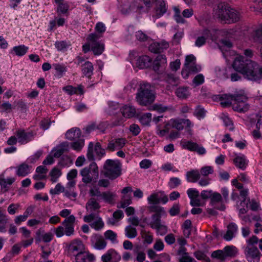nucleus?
Segmentation results:
<instances>
[{"label":"nucleus","mask_w":262,"mask_h":262,"mask_svg":"<svg viewBox=\"0 0 262 262\" xmlns=\"http://www.w3.org/2000/svg\"><path fill=\"white\" fill-rule=\"evenodd\" d=\"M252 61L246 59L243 56H239L235 59L233 63V67L235 71L239 72L244 75L247 70V64L249 62Z\"/></svg>","instance_id":"obj_13"},{"label":"nucleus","mask_w":262,"mask_h":262,"mask_svg":"<svg viewBox=\"0 0 262 262\" xmlns=\"http://www.w3.org/2000/svg\"><path fill=\"white\" fill-rule=\"evenodd\" d=\"M28 47L25 45H20L13 47V51L15 54L18 56L24 55L27 52Z\"/></svg>","instance_id":"obj_48"},{"label":"nucleus","mask_w":262,"mask_h":262,"mask_svg":"<svg viewBox=\"0 0 262 262\" xmlns=\"http://www.w3.org/2000/svg\"><path fill=\"white\" fill-rule=\"evenodd\" d=\"M180 212V206L179 204H174L169 210V213L172 216L179 214Z\"/></svg>","instance_id":"obj_61"},{"label":"nucleus","mask_w":262,"mask_h":262,"mask_svg":"<svg viewBox=\"0 0 262 262\" xmlns=\"http://www.w3.org/2000/svg\"><path fill=\"white\" fill-rule=\"evenodd\" d=\"M165 81L172 85H177L180 83L179 78L172 74H167L165 76Z\"/></svg>","instance_id":"obj_42"},{"label":"nucleus","mask_w":262,"mask_h":262,"mask_svg":"<svg viewBox=\"0 0 262 262\" xmlns=\"http://www.w3.org/2000/svg\"><path fill=\"white\" fill-rule=\"evenodd\" d=\"M245 254L249 262H259L261 254L258 248L255 246H247L245 250Z\"/></svg>","instance_id":"obj_12"},{"label":"nucleus","mask_w":262,"mask_h":262,"mask_svg":"<svg viewBox=\"0 0 262 262\" xmlns=\"http://www.w3.org/2000/svg\"><path fill=\"white\" fill-rule=\"evenodd\" d=\"M167 63L166 56L164 55H158L153 62V70L159 73L161 68H165Z\"/></svg>","instance_id":"obj_24"},{"label":"nucleus","mask_w":262,"mask_h":262,"mask_svg":"<svg viewBox=\"0 0 262 262\" xmlns=\"http://www.w3.org/2000/svg\"><path fill=\"white\" fill-rule=\"evenodd\" d=\"M168 42L162 40L160 42H156L151 43L149 47V49L151 52L157 53L162 52L164 50L168 49Z\"/></svg>","instance_id":"obj_23"},{"label":"nucleus","mask_w":262,"mask_h":262,"mask_svg":"<svg viewBox=\"0 0 262 262\" xmlns=\"http://www.w3.org/2000/svg\"><path fill=\"white\" fill-rule=\"evenodd\" d=\"M100 205L97 202L95 199L91 198L90 199L86 205V209L88 211H89L91 213H93V211H97V213L98 212V210L100 209ZM99 211H98V212Z\"/></svg>","instance_id":"obj_37"},{"label":"nucleus","mask_w":262,"mask_h":262,"mask_svg":"<svg viewBox=\"0 0 262 262\" xmlns=\"http://www.w3.org/2000/svg\"><path fill=\"white\" fill-rule=\"evenodd\" d=\"M175 94L181 99H186L190 95L188 88L185 86L177 88L175 91Z\"/></svg>","instance_id":"obj_36"},{"label":"nucleus","mask_w":262,"mask_h":262,"mask_svg":"<svg viewBox=\"0 0 262 262\" xmlns=\"http://www.w3.org/2000/svg\"><path fill=\"white\" fill-rule=\"evenodd\" d=\"M230 7L225 3H219L215 9V14L222 21H226Z\"/></svg>","instance_id":"obj_16"},{"label":"nucleus","mask_w":262,"mask_h":262,"mask_svg":"<svg viewBox=\"0 0 262 262\" xmlns=\"http://www.w3.org/2000/svg\"><path fill=\"white\" fill-rule=\"evenodd\" d=\"M186 179L188 182L195 183L200 180L201 174L198 169H192L186 173Z\"/></svg>","instance_id":"obj_30"},{"label":"nucleus","mask_w":262,"mask_h":262,"mask_svg":"<svg viewBox=\"0 0 262 262\" xmlns=\"http://www.w3.org/2000/svg\"><path fill=\"white\" fill-rule=\"evenodd\" d=\"M91 242L93 247L98 250L104 249L107 245L103 237L99 234H95L91 237Z\"/></svg>","instance_id":"obj_18"},{"label":"nucleus","mask_w":262,"mask_h":262,"mask_svg":"<svg viewBox=\"0 0 262 262\" xmlns=\"http://www.w3.org/2000/svg\"><path fill=\"white\" fill-rule=\"evenodd\" d=\"M150 110L156 111L158 113H163L167 111L168 110V107L164 106L162 104H155L151 106Z\"/></svg>","instance_id":"obj_58"},{"label":"nucleus","mask_w":262,"mask_h":262,"mask_svg":"<svg viewBox=\"0 0 262 262\" xmlns=\"http://www.w3.org/2000/svg\"><path fill=\"white\" fill-rule=\"evenodd\" d=\"M182 144L184 148L190 151H196L199 155H204L206 153L205 149L196 143L190 141L184 140L182 142Z\"/></svg>","instance_id":"obj_15"},{"label":"nucleus","mask_w":262,"mask_h":262,"mask_svg":"<svg viewBox=\"0 0 262 262\" xmlns=\"http://www.w3.org/2000/svg\"><path fill=\"white\" fill-rule=\"evenodd\" d=\"M64 189L65 188L60 183H58L55 188L50 190V192L52 194H58L61 192H64Z\"/></svg>","instance_id":"obj_59"},{"label":"nucleus","mask_w":262,"mask_h":262,"mask_svg":"<svg viewBox=\"0 0 262 262\" xmlns=\"http://www.w3.org/2000/svg\"><path fill=\"white\" fill-rule=\"evenodd\" d=\"M219 203H220V205L216 206L215 208L221 211L225 210L226 207L223 203L222 195L218 192H213L210 199V204L212 206H215Z\"/></svg>","instance_id":"obj_22"},{"label":"nucleus","mask_w":262,"mask_h":262,"mask_svg":"<svg viewBox=\"0 0 262 262\" xmlns=\"http://www.w3.org/2000/svg\"><path fill=\"white\" fill-rule=\"evenodd\" d=\"M121 170V164L118 160L108 159L103 165V174L110 180L119 177Z\"/></svg>","instance_id":"obj_3"},{"label":"nucleus","mask_w":262,"mask_h":262,"mask_svg":"<svg viewBox=\"0 0 262 262\" xmlns=\"http://www.w3.org/2000/svg\"><path fill=\"white\" fill-rule=\"evenodd\" d=\"M238 230V227L234 223H231L227 226V231L224 236L226 241H230L235 236Z\"/></svg>","instance_id":"obj_25"},{"label":"nucleus","mask_w":262,"mask_h":262,"mask_svg":"<svg viewBox=\"0 0 262 262\" xmlns=\"http://www.w3.org/2000/svg\"><path fill=\"white\" fill-rule=\"evenodd\" d=\"M132 203L130 195H123L120 202V207L124 208Z\"/></svg>","instance_id":"obj_54"},{"label":"nucleus","mask_w":262,"mask_h":262,"mask_svg":"<svg viewBox=\"0 0 262 262\" xmlns=\"http://www.w3.org/2000/svg\"><path fill=\"white\" fill-rule=\"evenodd\" d=\"M75 220V217L73 215H70L66 218L62 222L61 225L55 229V233L57 237H61L64 234L68 236L72 235L74 232Z\"/></svg>","instance_id":"obj_4"},{"label":"nucleus","mask_w":262,"mask_h":262,"mask_svg":"<svg viewBox=\"0 0 262 262\" xmlns=\"http://www.w3.org/2000/svg\"><path fill=\"white\" fill-rule=\"evenodd\" d=\"M67 146L64 143L61 144L52 150L54 158L60 157L66 151Z\"/></svg>","instance_id":"obj_43"},{"label":"nucleus","mask_w":262,"mask_h":262,"mask_svg":"<svg viewBox=\"0 0 262 262\" xmlns=\"http://www.w3.org/2000/svg\"><path fill=\"white\" fill-rule=\"evenodd\" d=\"M100 37V36L96 33L89 34V40L91 41V50L95 55H101L104 49V44L98 41Z\"/></svg>","instance_id":"obj_10"},{"label":"nucleus","mask_w":262,"mask_h":262,"mask_svg":"<svg viewBox=\"0 0 262 262\" xmlns=\"http://www.w3.org/2000/svg\"><path fill=\"white\" fill-rule=\"evenodd\" d=\"M247 96L244 93L235 94V101L233 105V109L240 113H245L249 108V105L247 103Z\"/></svg>","instance_id":"obj_6"},{"label":"nucleus","mask_w":262,"mask_h":262,"mask_svg":"<svg viewBox=\"0 0 262 262\" xmlns=\"http://www.w3.org/2000/svg\"><path fill=\"white\" fill-rule=\"evenodd\" d=\"M83 221L85 223H90V226L97 231L100 230L104 226V223L99 216L98 212L85 215L83 217Z\"/></svg>","instance_id":"obj_7"},{"label":"nucleus","mask_w":262,"mask_h":262,"mask_svg":"<svg viewBox=\"0 0 262 262\" xmlns=\"http://www.w3.org/2000/svg\"><path fill=\"white\" fill-rule=\"evenodd\" d=\"M137 102L141 105L147 106L152 103L155 96L151 90V85L146 82L141 83L136 97Z\"/></svg>","instance_id":"obj_1"},{"label":"nucleus","mask_w":262,"mask_h":262,"mask_svg":"<svg viewBox=\"0 0 262 262\" xmlns=\"http://www.w3.org/2000/svg\"><path fill=\"white\" fill-rule=\"evenodd\" d=\"M84 145V139H79L71 143V147L75 150L80 151Z\"/></svg>","instance_id":"obj_50"},{"label":"nucleus","mask_w":262,"mask_h":262,"mask_svg":"<svg viewBox=\"0 0 262 262\" xmlns=\"http://www.w3.org/2000/svg\"><path fill=\"white\" fill-rule=\"evenodd\" d=\"M213 172V168L210 166H204L201 168L200 171V174L205 177H206L210 174H212Z\"/></svg>","instance_id":"obj_57"},{"label":"nucleus","mask_w":262,"mask_h":262,"mask_svg":"<svg viewBox=\"0 0 262 262\" xmlns=\"http://www.w3.org/2000/svg\"><path fill=\"white\" fill-rule=\"evenodd\" d=\"M121 259V256L113 249H110L101 256L103 262H118Z\"/></svg>","instance_id":"obj_17"},{"label":"nucleus","mask_w":262,"mask_h":262,"mask_svg":"<svg viewBox=\"0 0 262 262\" xmlns=\"http://www.w3.org/2000/svg\"><path fill=\"white\" fill-rule=\"evenodd\" d=\"M95 256L94 254L90 253L89 251H85V249L80 252L74 256L73 262H88L89 261H94Z\"/></svg>","instance_id":"obj_20"},{"label":"nucleus","mask_w":262,"mask_h":262,"mask_svg":"<svg viewBox=\"0 0 262 262\" xmlns=\"http://www.w3.org/2000/svg\"><path fill=\"white\" fill-rule=\"evenodd\" d=\"M94 151H95L96 155L101 158L105 155V149L102 148L99 142H97L95 145L93 142H90L88 146L87 152V158L90 161L94 160Z\"/></svg>","instance_id":"obj_9"},{"label":"nucleus","mask_w":262,"mask_h":262,"mask_svg":"<svg viewBox=\"0 0 262 262\" xmlns=\"http://www.w3.org/2000/svg\"><path fill=\"white\" fill-rule=\"evenodd\" d=\"M16 135L18 142L21 144H26L31 141L34 137L32 132H26L24 129H19L16 131Z\"/></svg>","instance_id":"obj_21"},{"label":"nucleus","mask_w":262,"mask_h":262,"mask_svg":"<svg viewBox=\"0 0 262 262\" xmlns=\"http://www.w3.org/2000/svg\"><path fill=\"white\" fill-rule=\"evenodd\" d=\"M81 136V131L78 128H73L68 130L66 134V138L70 140L78 139Z\"/></svg>","instance_id":"obj_39"},{"label":"nucleus","mask_w":262,"mask_h":262,"mask_svg":"<svg viewBox=\"0 0 262 262\" xmlns=\"http://www.w3.org/2000/svg\"><path fill=\"white\" fill-rule=\"evenodd\" d=\"M122 115L126 118H132L136 115V110L132 106L124 105L121 109Z\"/></svg>","instance_id":"obj_32"},{"label":"nucleus","mask_w":262,"mask_h":262,"mask_svg":"<svg viewBox=\"0 0 262 262\" xmlns=\"http://www.w3.org/2000/svg\"><path fill=\"white\" fill-rule=\"evenodd\" d=\"M126 142V140L123 138L112 140L109 141L106 149L111 151H113L115 149H120L125 145Z\"/></svg>","instance_id":"obj_19"},{"label":"nucleus","mask_w":262,"mask_h":262,"mask_svg":"<svg viewBox=\"0 0 262 262\" xmlns=\"http://www.w3.org/2000/svg\"><path fill=\"white\" fill-rule=\"evenodd\" d=\"M249 38L254 42H262V25L259 26L253 31Z\"/></svg>","instance_id":"obj_34"},{"label":"nucleus","mask_w":262,"mask_h":262,"mask_svg":"<svg viewBox=\"0 0 262 262\" xmlns=\"http://www.w3.org/2000/svg\"><path fill=\"white\" fill-rule=\"evenodd\" d=\"M15 181V178H8L5 179L3 176H0V185L2 191L6 192L8 190V185H12Z\"/></svg>","instance_id":"obj_31"},{"label":"nucleus","mask_w":262,"mask_h":262,"mask_svg":"<svg viewBox=\"0 0 262 262\" xmlns=\"http://www.w3.org/2000/svg\"><path fill=\"white\" fill-rule=\"evenodd\" d=\"M204 82V76L202 74H200L194 77L192 81V83L194 85V86H196L203 84Z\"/></svg>","instance_id":"obj_60"},{"label":"nucleus","mask_w":262,"mask_h":262,"mask_svg":"<svg viewBox=\"0 0 262 262\" xmlns=\"http://www.w3.org/2000/svg\"><path fill=\"white\" fill-rule=\"evenodd\" d=\"M125 235L129 238H133L137 236V231L135 228L130 225L127 226L125 228Z\"/></svg>","instance_id":"obj_47"},{"label":"nucleus","mask_w":262,"mask_h":262,"mask_svg":"<svg viewBox=\"0 0 262 262\" xmlns=\"http://www.w3.org/2000/svg\"><path fill=\"white\" fill-rule=\"evenodd\" d=\"M104 235L106 239L110 240L113 243L117 242V234L112 230H107Z\"/></svg>","instance_id":"obj_51"},{"label":"nucleus","mask_w":262,"mask_h":262,"mask_svg":"<svg viewBox=\"0 0 262 262\" xmlns=\"http://www.w3.org/2000/svg\"><path fill=\"white\" fill-rule=\"evenodd\" d=\"M80 174L84 184L95 183L99 178V168L95 162L91 163L88 166L81 169Z\"/></svg>","instance_id":"obj_2"},{"label":"nucleus","mask_w":262,"mask_h":262,"mask_svg":"<svg viewBox=\"0 0 262 262\" xmlns=\"http://www.w3.org/2000/svg\"><path fill=\"white\" fill-rule=\"evenodd\" d=\"M151 113H145L139 118V121L143 125H148L151 121Z\"/></svg>","instance_id":"obj_49"},{"label":"nucleus","mask_w":262,"mask_h":262,"mask_svg":"<svg viewBox=\"0 0 262 262\" xmlns=\"http://www.w3.org/2000/svg\"><path fill=\"white\" fill-rule=\"evenodd\" d=\"M210 36V31L207 29H204L200 36H198L195 40V45L200 47L206 43V39Z\"/></svg>","instance_id":"obj_28"},{"label":"nucleus","mask_w":262,"mask_h":262,"mask_svg":"<svg viewBox=\"0 0 262 262\" xmlns=\"http://www.w3.org/2000/svg\"><path fill=\"white\" fill-rule=\"evenodd\" d=\"M183 122H182V119H174L171 120L172 126L178 130H182L184 128V125H183Z\"/></svg>","instance_id":"obj_62"},{"label":"nucleus","mask_w":262,"mask_h":262,"mask_svg":"<svg viewBox=\"0 0 262 262\" xmlns=\"http://www.w3.org/2000/svg\"><path fill=\"white\" fill-rule=\"evenodd\" d=\"M205 114L206 111L200 105H198L195 108L194 112V115L199 119L204 118L205 116Z\"/></svg>","instance_id":"obj_56"},{"label":"nucleus","mask_w":262,"mask_h":262,"mask_svg":"<svg viewBox=\"0 0 262 262\" xmlns=\"http://www.w3.org/2000/svg\"><path fill=\"white\" fill-rule=\"evenodd\" d=\"M62 173L61 170L57 167L53 168L50 171L49 175L51 177V181L52 183L56 182Z\"/></svg>","instance_id":"obj_44"},{"label":"nucleus","mask_w":262,"mask_h":262,"mask_svg":"<svg viewBox=\"0 0 262 262\" xmlns=\"http://www.w3.org/2000/svg\"><path fill=\"white\" fill-rule=\"evenodd\" d=\"M173 10L174 12V18L176 21L178 23H185V20L181 15V12L179 8L178 7H174L173 8Z\"/></svg>","instance_id":"obj_53"},{"label":"nucleus","mask_w":262,"mask_h":262,"mask_svg":"<svg viewBox=\"0 0 262 262\" xmlns=\"http://www.w3.org/2000/svg\"><path fill=\"white\" fill-rule=\"evenodd\" d=\"M151 61L152 60L149 56L144 55L138 58L136 64L140 69L147 68L150 67Z\"/></svg>","instance_id":"obj_27"},{"label":"nucleus","mask_w":262,"mask_h":262,"mask_svg":"<svg viewBox=\"0 0 262 262\" xmlns=\"http://www.w3.org/2000/svg\"><path fill=\"white\" fill-rule=\"evenodd\" d=\"M167 11L165 3L162 0H159L157 2V7L156 10V14L152 17L156 20L161 17Z\"/></svg>","instance_id":"obj_26"},{"label":"nucleus","mask_w":262,"mask_h":262,"mask_svg":"<svg viewBox=\"0 0 262 262\" xmlns=\"http://www.w3.org/2000/svg\"><path fill=\"white\" fill-rule=\"evenodd\" d=\"M235 165L243 170H244L247 166L246 163L245 157L243 155L242 156H236L233 160Z\"/></svg>","instance_id":"obj_41"},{"label":"nucleus","mask_w":262,"mask_h":262,"mask_svg":"<svg viewBox=\"0 0 262 262\" xmlns=\"http://www.w3.org/2000/svg\"><path fill=\"white\" fill-rule=\"evenodd\" d=\"M30 166L24 163L17 167L16 174L17 176L20 177H25L30 173Z\"/></svg>","instance_id":"obj_40"},{"label":"nucleus","mask_w":262,"mask_h":262,"mask_svg":"<svg viewBox=\"0 0 262 262\" xmlns=\"http://www.w3.org/2000/svg\"><path fill=\"white\" fill-rule=\"evenodd\" d=\"M85 249V246L81 240L75 239L72 240L68 246V254L70 256L74 257Z\"/></svg>","instance_id":"obj_11"},{"label":"nucleus","mask_w":262,"mask_h":262,"mask_svg":"<svg viewBox=\"0 0 262 262\" xmlns=\"http://www.w3.org/2000/svg\"><path fill=\"white\" fill-rule=\"evenodd\" d=\"M149 210L151 212H155L151 216L152 220L149 224L152 228H154L161 224V218L162 215L166 214V212L162 207L157 205L150 206Z\"/></svg>","instance_id":"obj_8"},{"label":"nucleus","mask_w":262,"mask_h":262,"mask_svg":"<svg viewBox=\"0 0 262 262\" xmlns=\"http://www.w3.org/2000/svg\"><path fill=\"white\" fill-rule=\"evenodd\" d=\"M56 4L58 5L57 12L59 15L67 13L69 6L68 4L64 0H54Z\"/></svg>","instance_id":"obj_38"},{"label":"nucleus","mask_w":262,"mask_h":262,"mask_svg":"<svg viewBox=\"0 0 262 262\" xmlns=\"http://www.w3.org/2000/svg\"><path fill=\"white\" fill-rule=\"evenodd\" d=\"M115 196L116 194L115 193L111 191H105L102 192V195L101 199H103L106 203L112 204L114 203Z\"/></svg>","instance_id":"obj_45"},{"label":"nucleus","mask_w":262,"mask_h":262,"mask_svg":"<svg viewBox=\"0 0 262 262\" xmlns=\"http://www.w3.org/2000/svg\"><path fill=\"white\" fill-rule=\"evenodd\" d=\"M241 13L236 10L229 8L227 17V21H231L233 23L238 21L241 18Z\"/></svg>","instance_id":"obj_33"},{"label":"nucleus","mask_w":262,"mask_h":262,"mask_svg":"<svg viewBox=\"0 0 262 262\" xmlns=\"http://www.w3.org/2000/svg\"><path fill=\"white\" fill-rule=\"evenodd\" d=\"M244 76L247 79L251 81L260 80L262 79V66L254 61L249 62Z\"/></svg>","instance_id":"obj_5"},{"label":"nucleus","mask_w":262,"mask_h":262,"mask_svg":"<svg viewBox=\"0 0 262 262\" xmlns=\"http://www.w3.org/2000/svg\"><path fill=\"white\" fill-rule=\"evenodd\" d=\"M221 104L224 107L230 106L232 101H235V94H223L219 95Z\"/></svg>","instance_id":"obj_29"},{"label":"nucleus","mask_w":262,"mask_h":262,"mask_svg":"<svg viewBox=\"0 0 262 262\" xmlns=\"http://www.w3.org/2000/svg\"><path fill=\"white\" fill-rule=\"evenodd\" d=\"M93 65L90 61H86L82 65L81 71L83 74L89 78H91L93 73Z\"/></svg>","instance_id":"obj_35"},{"label":"nucleus","mask_w":262,"mask_h":262,"mask_svg":"<svg viewBox=\"0 0 262 262\" xmlns=\"http://www.w3.org/2000/svg\"><path fill=\"white\" fill-rule=\"evenodd\" d=\"M19 207V204H11L8 207V212L10 214L13 215L18 211Z\"/></svg>","instance_id":"obj_63"},{"label":"nucleus","mask_w":262,"mask_h":262,"mask_svg":"<svg viewBox=\"0 0 262 262\" xmlns=\"http://www.w3.org/2000/svg\"><path fill=\"white\" fill-rule=\"evenodd\" d=\"M140 249L139 246H137L134 249V252L137 254L136 260L138 262H143L146 257L145 253L143 251H139Z\"/></svg>","instance_id":"obj_52"},{"label":"nucleus","mask_w":262,"mask_h":262,"mask_svg":"<svg viewBox=\"0 0 262 262\" xmlns=\"http://www.w3.org/2000/svg\"><path fill=\"white\" fill-rule=\"evenodd\" d=\"M53 67L56 72L61 77L63 74L67 71V67L64 64L56 63L53 64Z\"/></svg>","instance_id":"obj_55"},{"label":"nucleus","mask_w":262,"mask_h":262,"mask_svg":"<svg viewBox=\"0 0 262 262\" xmlns=\"http://www.w3.org/2000/svg\"><path fill=\"white\" fill-rule=\"evenodd\" d=\"M147 201L149 204L156 205L160 202L164 204H166L168 202V199L163 192H159L151 194L147 198Z\"/></svg>","instance_id":"obj_14"},{"label":"nucleus","mask_w":262,"mask_h":262,"mask_svg":"<svg viewBox=\"0 0 262 262\" xmlns=\"http://www.w3.org/2000/svg\"><path fill=\"white\" fill-rule=\"evenodd\" d=\"M12 108V105L9 102L0 104V112L9 113Z\"/></svg>","instance_id":"obj_64"},{"label":"nucleus","mask_w":262,"mask_h":262,"mask_svg":"<svg viewBox=\"0 0 262 262\" xmlns=\"http://www.w3.org/2000/svg\"><path fill=\"white\" fill-rule=\"evenodd\" d=\"M138 0L133 2L129 6H124L121 9V12L123 14H126L130 12L137 11V6Z\"/></svg>","instance_id":"obj_46"}]
</instances>
